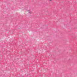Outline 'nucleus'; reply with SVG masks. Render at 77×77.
<instances>
[{"instance_id": "2", "label": "nucleus", "mask_w": 77, "mask_h": 77, "mask_svg": "<svg viewBox=\"0 0 77 77\" xmlns=\"http://www.w3.org/2000/svg\"><path fill=\"white\" fill-rule=\"evenodd\" d=\"M49 1V2H51V1H52L53 0H48Z\"/></svg>"}, {"instance_id": "1", "label": "nucleus", "mask_w": 77, "mask_h": 77, "mask_svg": "<svg viewBox=\"0 0 77 77\" xmlns=\"http://www.w3.org/2000/svg\"><path fill=\"white\" fill-rule=\"evenodd\" d=\"M26 13L27 14H29V15H30L31 14H32V12H30V11L29 10H28L26 11Z\"/></svg>"}]
</instances>
